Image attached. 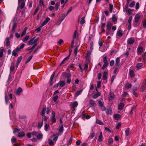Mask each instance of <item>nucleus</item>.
Masks as SVG:
<instances>
[{"label":"nucleus","instance_id":"f257e3e1","mask_svg":"<svg viewBox=\"0 0 146 146\" xmlns=\"http://www.w3.org/2000/svg\"><path fill=\"white\" fill-rule=\"evenodd\" d=\"M106 26V30L107 31H108L106 32V35H113V32H109V31L111 30L112 26V24L110 22H108Z\"/></svg>","mask_w":146,"mask_h":146},{"label":"nucleus","instance_id":"f03ea898","mask_svg":"<svg viewBox=\"0 0 146 146\" xmlns=\"http://www.w3.org/2000/svg\"><path fill=\"white\" fill-rule=\"evenodd\" d=\"M35 37H34L33 38L30 40L27 43L28 45H29L35 43L36 44L39 39V38L38 37L36 39H35Z\"/></svg>","mask_w":146,"mask_h":146},{"label":"nucleus","instance_id":"7ed1b4c3","mask_svg":"<svg viewBox=\"0 0 146 146\" xmlns=\"http://www.w3.org/2000/svg\"><path fill=\"white\" fill-rule=\"evenodd\" d=\"M146 87V80H144L143 81L141 87V91L142 92L144 90Z\"/></svg>","mask_w":146,"mask_h":146},{"label":"nucleus","instance_id":"20e7f679","mask_svg":"<svg viewBox=\"0 0 146 146\" xmlns=\"http://www.w3.org/2000/svg\"><path fill=\"white\" fill-rule=\"evenodd\" d=\"M135 41V40L134 38L131 37L129 38L127 41V43L129 44H131L133 43Z\"/></svg>","mask_w":146,"mask_h":146},{"label":"nucleus","instance_id":"39448f33","mask_svg":"<svg viewBox=\"0 0 146 146\" xmlns=\"http://www.w3.org/2000/svg\"><path fill=\"white\" fill-rule=\"evenodd\" d=\"M58 134H54L52 135H51L50 136L51 138H52L53 139L52 140L56 142V141L57 140L58 138Z\"/></svg>","mask_w":146,"mask_h":146},{"label":"nucleus","instance_id":"423d86ee","mask_svg":"<svg viewBox=\"0 0 146 146\" xmlns=\"http://www.w3.org/2000/svg\"><path fill=\"white\" fill-rule=\"evenodd\" d=\"M62 75L63 77L66 78H71V74L70 73H66V72H63L62 73Z\"/></svg>","mask_w":146,"mask_h":146},{"label":"nucleus","instance_id":"0eeeda50","mask_svg":"<svg viewBox=\"0 0 146 146\" xmlns=\"http://www.w3.org/2000/svg\"><path fill=\"white\" fill-rule=\"evenodd\" d=\"M106 112L107 114H111L112 113V109L111 107L110 106L107 107V109L106 110Z\"/></svg>","mask_w":146,"mask_h":146},{"label":"nucleus","instance_id":"6e6552de","mask_svg":"<svg viewBox=\"0 0 146 146\" xmlns=\"http://www.w3.org/2000/svg\"><path fill=\"white\" fill-rule=\"evenodd\" d=\"M115 97V95L114 94L110 92V93L109 94L108 96V98L109 100H113Z\"/></svg>","mask_w":146,"mask_h":146},{"label":"nucleus","instance_id":"1a4fd4ad","mask_svg":"<svg viewBox=\"0 0 146 146\" xmlns=\"http://www.w3.org/2000/svg\"><path fill=\"white\" fill-rule=\"evenodd\" d=\"M98 104L102 108L101 109L102 111H104L106 110V108L105 107L103 106V104L101 100H99L98 101Z\"/></svg>","mask_w":146,"mask_h":146},{"label":"nucleus","instance_id":"9d476101","mask_svg":"<svg viewBox=\"0 0 146 146\" xmlns=\"http://www.w3.org/2000/svg\"><path fill=\"white\" fill-rule=\"evenodd\" d=\"M126 11L127 12V15L129 16L131 15L132 13V10L130 9H128L127 7L125 8Z\"/></svg>","mask_w":146,"mask_h":146},{"label":"nucleus","instance_id":"9b49d317","mask_svg":"<svg viewBox=\"0 0 146 146\" xmlns=\"http://www.w3.org/2000/svg\"><path fill=\"white\" fill-rule=\"evenodd\" d=\"M132 86V84H129L128 83H126L125 86L124 88L126 90H128Z\"/></svg>","mask_w":146,"mask_h":146},{"label":"nucleus","instance_id":"f8f14e48","mask_svg":"<svg viewBox=\"0 0 146 146\" xmlns=\"http://www.w3.org/2000/svg\"><path fill=\"white\" fill-rule=\"evenodd\" d=\"M17 24L16 22H15L13 23L11 31V32L12 33H14L15 32V29L17 27Z\"/></svg>","mask_w":146,"mask_h":146},{"label":"nucleus","instance_id":"ddd939ff","mask_svg":"<svg viewBox=\"0 0 146 146\" xmlns=\"http://www.w3.org/2000/svg\"><path fill=\"white\" fill-rule=\"evenodd\" d=\"M25 6V2L23 1L21 2V4L18 7L17 9L20 8L21 9H23Z\"/></svg>","mask_w":146,"mask_h":146},{"label":"nucleus","instance_id":"4468645a","mask_svg":"<svg viewBox=\"0 0 146 146\" xmlns=\"http://www.w3.org/2000/svg\"><path fill=\"white\" fill-rule=\"evenodd\" d=\"M137 50L138 53L141 54L143 51V49L142 46L138 47Z\"/></svg>","mask_w":146,"mask_h":146},{"label":"nucleus","instance_id":"2eb2a0df","mask_svg":"<svg viewBox=\"0 0 146 146\" xmlns=\"http://www.w3.org/2000/svg\"><path fill=\"white\" fill-rule=\"evenodd\" d=\"M122 31L120 29L118 31L117 33V35L119 37H121L123 35Z\"/></svg>","mask_w":146,"mask_h":146},{"label":"nucleus","instance_id":"dca6fc26","mask_svg":"<svg viewBox=\"0 0 146 146\" xmlns=\"http://www.w3.org/2000/svg\"><path fill=\"white\" fill-rule=\"evenodd\" d=\"M124 106V104L123 103H120V104L118 106V109L119 110H122Z\"/></svg>","mask_w":146,"mask_h":146},{"label":"nucleus","instance_id":"f3484780","mask_svg":"<svg viewBox=\"0 0 146 146\" xmlns=\"http://www.w3.org/2000/svg\"><path fill=\"white\" fill-rule=\"evenodd\" d=\"M59 86L61 87H63L66 84L65 81H62L58 82Z\"/></svg>","mask_w":146,"mask_h":146},{"label":"nucleus","instance_id":"a211bd4d","mask_svg":"<svg viewBox=\"0 0 146 146\" xmlns=\"http://www.w3.org/2000/svg\"><path fill=\"white\" fill-rule=\"evenodd\" d=\"M71 103L73 107L74 108V110H74L75 108H76L78 105V102L77 101H74L72 102Z\"/></svg>","mask_w":146,"mask_h":146},{"label":"nucleus","instance_id":"6ab92c4d","mask_svg":"<svg viewBox=\"0 0 146 146\" xmlns=\"http://www.w3.org/2000/svg\"><path fill=\"white\" fill-rule=\"evenodd\" d=\"M50 19L49 18L47 17L46 19L42 23L41 25L42 26H44L50 20Z\"/></svg>","mask_w":146,"mask_h":146},{"label":"nucleus","instance_id":"aec40b11","mask_svg":"<svg viewBox=\"0 0 146 146\" xmlns=\"http://www.w3.org/2000/svg\"><path fill=\"white\" fill-rule=\"evenodd\" d=\"M22 92V89L21 87H19L17 89L16 91V94L19 95L20 94V93Z\"/></svg>","mask_w":146,"mask_h":146},{"label":"nucleus","instance_id":"412c9836","mask_svg":"<svg viewBox=\"0 0 146 146\" xmlns=\"http://www.w3.org/2000/svg\"><path fill=\"white\" fill-rule=\"evenodd\" d=\"M103 137L102 136V132L100 133V135L98 137V141L99 142H101L103 141Z\"/></svg>","mask_w":146,"mask_h":146},{"label":"nucleus","instance_id":"4be33fe9","mask_svg":"<svg viewBox=\"0 0 146 146\" xmlns=\"http://www.w3.org/2000/svg\"><path fill=\"white\" fill-rule=\"evenodd\" d=\"M89 104L92 106H96V103L93 100H90Z\"/></svg>","mask_w":146,"mask_h":146},{"label":"nucleus","instance_id":"5701e85b","mask_svg":"<svg viewBox=\"0 0 146 146\" xmlns=\"http://www.w3.org/2000/svg\"><path fill=\"white\" fill-rule=\"evenodd\" d=\"M120 58L119 57H117L115 59V64L117 66H119L120 65Z\"/></svg>","mask_w":146,"mask_h":146},{"label":"nucleus","instance_id":"b1692460","mask_svg":"<svg viewBox=\"0 0 146 146\" xmlns=\"http://www.w3.org/2000/svg\"><path fill=\"white\" fill-rule=\"evenodd\" d=\"M139 18L140 15L139 14H136L134 17L135 22L136 23H137L138 22Z\"/></svg>","mask_w":146,"mask_h":146},{"label":"nucleus","instance_id":"393cba45","mask_svg":"<svg viewBox=\"0 0 146 146\" xmlns=\"http://www.w3.org/2000/svg\"><path fill=\"white\" fill-rule=\"evenodd\" d=\"M25 46V44H24L23 43L19 47L17 48L15 50L17 52L19 51H20L21 49L23 48Z\"/></svg>","mask_w":146,"mask_h":146},{"label":"nucleus","instance_id":"a878e982","mask_svg":"<svg viewBox=\"0 0 146 146\" xmlns=\"http://www.w3.org/2000/svg\"><path fill=\"white\" fill-rule=\"evenodd\" d=\"M108 73L106 72H105L104 73L103 75V79L105 80H106L107 79Z\"/></svg>","mask_w":146,"mask_h":146},{"label":"nucleus","instance_id":"bb28decb","mask_svg":"<svg viewBox=\"0 0 146 146\" xmlns=\"http://www.w3.org/2000/svg\"><path fill=\"white\" fill-rule=\"evenodd\" d=\"M10 42L9 38H6V46H10Z\"/></svg>","mask_w":146,"mask_h":146},{"label":"nucleus","instance_id":"cd10ccee","mask_svg":"<svg viewBox=\"0 0 146 146\" xmlns=\"http://www.w3.org/2000/svg\"><path fill=\"white\" fill-rule=\"evenodd\" d=\"M143 64L142 63H138L137 64L136 66V68L137 70H139L140 69V67L143 66Z\"/></svg>","mask_w":146,"mask_h":146},{"label":"nucleus","instance_id":"c85d7f7f","mask_svg":"<svg viewBox=\"0 0 146 146\" xmlns=\"http://www.w3.org/2000/svg\"><path fill=\"white\" fill-rule=\"evenodd\" d=\"M129 74L131 77L133 78L135 76V73L133 70H131L129 71Z\"/></svg>","mask_w":146,"mask_h":146},{"label":"nucleus","instance_id":"c756f323","mask_svg":"<svg viewBox=\"0 0 146 146\" xmlns=\"http://www.w3.org/2000/svg\"><path fill=\"white\" fill-rule=\"evenodd\" d=\"M25 134L24 132L23 131H22L19 133L18 135V137H22L24 136Z\"/></svg>","mask_w":146,"mask_h":146},{"label":"nucleus","instance_id":"7c9ffc66","mask_svg":"<svg viewBox=\"0 0 146 146\" xmlns=\"http://www.w3.org/2000/svg\"><path fill=\"white\" fill-rule=\"evenodd\" d=\"M4 49L1 47L0 49V58H1L3 56V53Z\"/></svg>","mask_w":146,"mask_h":146},{"label":"nucleus","instance_id":"2f4dec72","mask_svg":"<svg viewBox=\"0 0 146 146\" xmlns=\"http://www.w3.org/2000/svg\"><path fill=\"white\" fill-rule=\"evenodd\" d=\"M101 95V93L99 92H98L96 94H95L93 96V98L94 99H96L99 96H100Z\"/></svg>","mask_w":146,"mask_h":146},{"label":"nucleus","instance_id":"473e14b6","mask_svg":"<svg viewBox=\"0 0 146 146\" xmlns=\"http://www.w3.org/2000/svg\"><path fill=\"white\" fill-rule=\"evenodd\" d=\"M113 117L115 119L117 120L119 119L120 117V115L118 114H115L114 115Z\"/></svg>","mask_w":146,"mask_h":146},{"label":"nucleus","instance_id":"72a5a7b5","mask_svg":"<svg viewBox=\"0 0 146 146\" xmlns=\"http://www.w3.org/2000/svg\"><path fill=\"white\" fill-rule=\"evenodd\" d=\"M37 45V44L36 43L33 46H32V47L31 48H30L29 49L27 50V51H30V53L33 50V49Z\"/></svg>","mask_w":146,"mask_h":146},{"label":"nucleus","instance_id":"f704fd0d","mask_svg":"<svg viewBox=\"0 0 146 146\" xmlns=\"http://www.w3.org/2000/svg\"><path fill=\"white\" fill-rule=\"evenodd\" d=\"M85 17H82L81 19L80 23L81 25H83L85 23Z\"/></svg>","mask_w":146,"mask_h":146},{"label":"nucleus","instance_id":"c9c22d12","mask_svg":"<svg viewBox=\"0 0 146 146\" xmlns=\"http://www.w3.org/2000/svg\"><path fill=\"white\" fill-rule=\"evenodd\" d=\"M103 62L104 64H108L106 56H104L103 58Z\"/></svg>","mask_w":146,"mask_h":146},{"label":"nucleus","instance_id":"e433bc0d","mask_svg":"<svg viewBox=\"0 0 146 146\" xmlns=\"http://www.w3.org/2000/svg\"><path fill=\"white\" fill-rule=\"evenodd\" d=\"M70 54H69L68 56L65 58L62 61L61 63L60 64V65L61 66L62 64H63L65 61L66 60L70 57Z\"/></svg>","mask_w":146,"mask_h":146},{"label":"nucleus","instance_id":"4c0bfd02","mask_svg":"<svg viewBox=\"0 0 146 146\" xmlns=\"http://www.w3.org/2000/svg\"><path fill=\"white\" fill-rule=\"evenodd\" d=\"M46 109L45 108H43L41 111L40 114L42 116L44 115L45 113Z\"/></svg>","mask_w":146,"mask_h":146},{"label":"nucleus","instance_id":"58836bf2","mask_svg":"<svg viewBox=\"0 0 146 146\" xmlns=\"http://www.w3.org/2000/svg\"><path fill=\"white\" fill-rule=\"evenodd\" d=\"M96 123L101 125H103L104 124L103 122L101 121H100L99 119H96Z\"/></svg>","mask_w":146,"mask_h":146},{"label":"nucleus","instance_id":"ea45409f","mask_svg":"<svg viewBox=\"0 0 146 146\" xmlns=\"http://www.w3.org/2000/svg\"><path fill=\"white\" fill-rule=\"evenodd\" d=\"M42 137L43 135L41 133L38 134L36 136L38 140H40L42 139Z\"/></svg>","mask_w":146,"mask_h":146},{"label":"nucleus","instance_id":"a19ab883","mask_svg":"<svg viewBox=\"0 0 146 146\" xmlns=\"http://www.w3.org/2000/svg\"><path fill=\"white\" fill-rule=\"evenodd\" d=\"M48 144L50 145H52L54 144V141L52 139H49L48 140Z\"/></svg>","mask_w":146,"mask_h":146},{"label":"nucleus","instance_id":"79ce46f5","mask_svg":"<svg viewBox=\"0 0 146 146\" xmlns=\"http://www.w3.org/2000/svg\"><path fill=\"white\" fill-rule=\"evenodd\" d=\"M136 108V106H134L132 108V109L130 112V113L131 115H132L133 114V112L135 111Z\"/></svg>","mask_w":146,"mask_h":146},{"label":"nucleus","instance_id":"37998d69","mask_svg":"<svg viewBox=\"0 0 146 146\" xmlns=\"http://www.w3.org/2000/svg\"><path fill=\"white\" fill-rule=\"evenodd\" d=\"M63 129L64 128L63 125H62L60 126L59 129V131L60 133H63Z\"/></svg>","mask_w":146,"mask_h":146},{"label":"nucleus","instance_id":"c03bdc74","mask_svg":"<svg viewBox=\"0 0 146 146\" xmlns=\"http://www.w3.org/2000/svg\"><path fill=\"white\" fill-rule=\"evenodd\" d=\"M43 125V121H42L40 123H38V126L37 127L38 129H40L41 127Z\"/></svg>","mask_w":146,"mask_h":146},{"label":"nucleus","instance_id":"a18cd8bd","mask_svg":"<svg viewBox=\"0 0 146 146\" xmlns=\"http://www.w3.org/2000/svg\"><path fill=\"white\" fill-rule=\"evenodd\" d=\"M33 57V56H31L29 57V58H28L27 60H26V61L25 62V63L27 64L29 62H30L31 60L32 59V58Z\"/></svg>","mask_w":146,"mask_h":146},{"label":"nucleus","instance_id":"49530a36","mask_svg":"<svg viewBox=\"0 0 146 146\" xmlns=\"http://www.w3.org/2000/svg\"><path fill=\"white\" fill-rule=\"evenodd\" d=\"M109 11L110 13H112V9L113 7V6L112 4L110 3L109 4Z\"/></svg>","mask_w":146,"mask_h":146},{"label":"nucleus","instance_id":"de8ad7c7","mask_svg":"<svg viewBox=\"0 0 146 146\" xmlns=\"http://www.w3.org/2000/svg\"><path fill=\"white\" fill-rule=\"evenodd\" d=\"M17 52L15 50H13L12 52V55L14 56H17L18 55Z\"/></svg>","mask_w":146,"mask_h":146},{"label":"nucleus","instance_id":"09e8293b","mask_svg":"<svg viewBox=\"0 0 146 146\" xmlns=\"http://www.w3.org/2000/svg\"><path fill=\"white\" fill-rule=\"evenodd\" d=\"M5 103L6 104H7L9 102V101L8 100V98L7 96V93L6 92H5Z\"/></svg>","mask_w":146,"mask_h":146},{"label":"nucleus","instance_id":"8fccbe9b","mask_svg":"<svg viewBox=\"0 0 146 146\" xmlns=\"http://www.w3.org/2000/svg\"><path fill=\"white\" fill-rule=\"evenodd\" d=\"M82 91V90H80L77 91L75 93V96H78L81 93Z\"/></svg>","mask_w":146,"mask_h":146},{"label":"nucleus","instance_id":"3c124183","mask_svg":"<svg viewBox=\"0 0 146 146\" xmlns=\"http://www.w3.org/2000/svg\"><path fill=\"white\" fill-rule=\"evenodd\" d=\"M66 16L65 15V14H62V15L61 17V18L60 19V23L64 19Z\"/></svg>","mask_w":146,"mask_h":146},{"label":"nucleus","instance_id":"603ef678","mask_svg":"<svg viewBox=\"0 0 146 146\" xmlns=\"http://www.w3.org/2000/svg\"><path fill=\"white\" fill-rule=\"evenodd\" d=\"M22 59V56H20L18 58L16 62L20 63V62H21Z\"/></svg>","mask_w":146,"mask_h":146},{"label":"nucleus","instance_id":"864d4df0","mask_svg":"<svg viewBox=\"0 0 146 146\" xmlns=\"http://www.w3.org/2000/svg\"><path fill=\"white\" fill-rule=\"evenodd\" d=\"M112 18L113 22H115L117 21V19L115 15H113Z\"/></svg>","mask_w":146,"mask_h":146},{"label":"nucleus","instance_id":"5fc2aeb1","mask_svg":"<svg viewBox=\"0 0 146 146\" xmlns=\"http://www.w3.org/2000/svg\"><path fill=\"white\" fill-rule=\"evenodd\" d=\"M51 121L53 123H54L56 122L55 116H52L51 118Z\"/></svg>","mask_w":146,"mask_h":146},{"label":"nucleus","instance_id":"6e6d98bb","mask_svg":"<svg viewBox=\"0 0 146 146\" xmlns=\"http://www.w3.org/2000/svg\"><path fill=\"white\" fill-rule=\"evenodd\" d=\"M29 37V36H27L23 39L22 41L23 42H25L26 41L28 40Z\"/></svg>","mask_w":146,"mask_h":146},{"label":"nucleus","instance_id":"4d7b16f0","mask_svg":"<svg viewBox=\"0 0 146 146\" xmlns=\"http://www.w3.org/2000/svg\"><path fill=\"white\" fill-rule=\"evenodd\" d=\"M130 130L129 128L127 129L125 131V135L126 136H128L129 134Z\"/></svg>","mask_w":146,"mask_h":146},{"label":"nucleus","instance_id":"13d9d810","mask_svg":"<svg viewBox=\"0 0 146 146\" xmlns=\"http://www.w3.org/2000/svg\"><path fill=\"white\" fill-rule=\"evenodd\" d=\"M49 124L46 123L45 124L44 126V130L46 131H47L48 130V129L49 127Z\"/></svg>","mask_w":146,"mask_h":146},{"label":"nucleus","instance_id":"bf43d9fd","mask_svg":"<svg viewBox=\"0 0 146 146\" xmlns=\"http://www.w3.org/2000/svg\"><path fill=\"white\" fill-rule=\"evenodd\" d=\"M55 73L54 72H53L52 75L51 76L50 81H53V79L55 76Z\"/></svg>","mask_w":146,"mask_h":146},{"label":"nucleus","instance_id":"052dcab7","mask_svg":"<svg viewBox=\"0 0 146 146\" xmlns=\"http://www.w3.org/2000/svg\"><path fill=\"white\" fill-rule=\"evenodd\" d=\"M72 137H71L69 140L68 143L67 144V145L68 146L71 145L72 142Z\"/></svg>","mask_w":146,"mask_h":146},{"label":"nucleus","instance_id":"680f3d73","mask_svg":"<svg viewBox=\"0 0 146 146\" xmlns=\"http://www.w3.org/2000/svg\"><path fill=\"white\" fill-rule=\"evenodd\" d=\"M132 91L133 92V95H135V97H137L138 96V94L137 93L134 91V90H132Z\"/></svg>","mask_w":146,"mask_h":146},{"label":"nucleus","instance_id":"e2e57ef3","mask_svg":"<svg viewBox=\"0 0 146 146\" xmlns=\"http://www.w3.org/2000/svg\"><path fill=\"white\" fill-rule=\"evenodd\" d=\"M68 0H61V4L65 5L68 1Z\"/></svg>","mask_w":146,"mask_h":146},{"label":"nucleus","instance_id":"0e129e2a","mask_svg":"<svg viewBox=\"0 0 146 146\" xmlns=\"http://www.w3.org/2000/svg\"><path fill=\"white\" fill-rule=\"evenodd\" d=\"M43 26H42L41 25V26L40 27H38V28H37L36 30H35V31H37V33H39V32H40V30H41V28L42 27H43Z\"/></svg>","mask_w":146,"mask_h":146},{"label":"nucleus","instance_id":"69168bd1","mask_svg":"<svg viewBox=\"0 0 146 146\" xmlns=\"http://www.w3.org/2000/svg\"><path fill=\"white\" fill-rule=\"evenodd\" d=\"M135 4V2L134 1H132L129 5V7H133Z\"/></svg>","mask_w":146,"mask_h":146},{"label":"nucleus","instance_id":"338daca9","mask_svg":"<svg viewBox=\"0 0 146 146\" xmlns=\"http://www.w3.org/2000/svg\"><path fill=\"white\" fill-rule=\"evenodd\" d=\"M132 19V17L130 16L128 20V23H131V21Z\"/></svg>","mask_w":146,"mask_h":146},{"label":"nucleus","instance_id":"774afa93","mask_svg":"<svg viewBox=\"0 0 146 146\" xmlns=\"http://www.w3.org/2000/svg\"><path fill=\"white\" fill-rule=\"evenodd\" d=\"M115 63V62L114 60H111L110 62V65L111 66H112L114 65Z\"/></svg>","mask_w":146,"mask_h":146}]
</instances>
